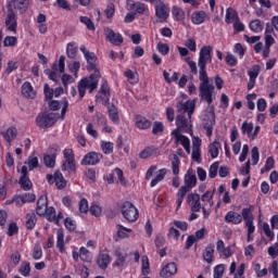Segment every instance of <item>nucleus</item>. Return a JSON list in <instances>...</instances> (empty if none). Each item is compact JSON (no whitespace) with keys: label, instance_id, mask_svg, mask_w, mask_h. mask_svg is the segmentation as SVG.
Returning a JSON list of instances; mask_svg holds the SVG:
<instances>
[{"label":"nucleus","instance_id":"nucleus-54","mask_svg":"<svg viewBox=\"0 0 278 278\" xmlns=\"http://www.w3.org/2000/svg\"><path fill=\"white\" fill-rule=\"evenodd\" d=\"M33 258L35 260H41L42 258V247H40V243H36L33 249Z\"/></svg>","mask_w":278,"mask_h":278},{"label":"nucleus","instance_id":"nucleus-16","mask_svg":"<svg viewBox=\"0 0 278 278\" xmlns=\"http://www.w3.org/2000/svg\"><path fill=\"white\" fill-rule=\"evenodd\" d=\"M110 85L104 80L96 96V101H110Z\"/></svg>","mask_w":278,"mask_h":278},{"label":"nucleus","instance_id":"nucleus-1","mask_svg":"<svg viewBox=\"0 0 278 278\" xmlns=\"http://www.w3.org/2000/svg\"><path fill=\"white\" fill-rule=\"evenodd\" d=\"M207 64H212V47L204 46L201 48L198 59V67H199V90H200V99L205 101L206 103H214V99H216V87L210 81V76H207Z\"/></svg>","mask_w":278,"mask_h":278},{"label":"nucleus","instance_id":"nucleus-44","mask_svg":"<svg viewBox=\"0 0 278 278\" xmlns=\"http://www.w3.org/2000/svg\"><path fill=\"white\" fill-rule=\"evenodd\" d=\"M18 273L23 277H29V274L31 273V265H29V262L22 263V265L20 266Z\"/></svg>","mask_w":278,"mask_h":278},{"label":"nucleus","instance_id":"nucleus-63","mask_svg":"<svg viewBox=\"0 0 278 278\" xmlns=\"http://www.w3.org/2000/svg\"><path fill=\"white\" fill-rule=\"evenodd\" d=\"M242 134H248V136H251V132L253 131V123L244 122L241 126Z\"/></svg>","mask_w":278,"mask_h":278},{"label":"nucleus","instance_id":"nucleus-30","mask_svg":"<svg viewBox=\"0 0 278 278\" xmlns=\"http://www.w3.org/2000/svg\"><path fill=\"white\" fill-rule=\"evenodd\" d=\"M217 252L222 253L224 257H231V248H225V241L218 240L216 244Z\"/></svg>","mask_w":278,"mask_h":278},{"label":"nucleus","instance_id":"nucleus-35","mask_svg":"<svg viewBox=\"0 0 278 278\" xmlns=\"http://www.w3.org/2000/svg\"><path fill=\"white\" fill-rule=\"evenodd\" d=\"M240 18L238 17V13L236 12V10L228 8L226 11V18L225 22L228 25H231V23H233V21H239Z\"/></svg>","mask_w":278,"mask_h":278},{"label":"nucleus","instance_id":"nucleus-53","mask_svg":"<svg viewBox=\"0 0 278 278\" xmlns=\"http://www.w3.org/2000/svg\"><path fill=\"white\" fill-rule=\"evenodd\" d=\"M185 62H187L192 75H199V68L197 67V62L191 61L190 56H187L185 59Z\"/></svg>","mask_w":278,"mask_h":278},{"label":"nucleus","instance_id":"nucleus-62","mask_svg":"<svg viewBox=\"0 0 278 278\" xmlns=\"http://www.w3.org/2000/svg\"><path fill=\"white\" fill-rule=\"evenodd\" d=\"M223 275H225V265H217L214 268L213 277L214 278H223Z\"/></svg>","mask_w":278,"mask_h":278},{"label":"nucleus","instance_id":"nucleus-13","mask_svg":"<svg viewBox=\"0 0 278 278\" xmlns=\"http://www.w3.org/2000/svg\"><path fill=\"white\" fill-rule=\"evenodd\" d=\"M105 38L111 45H114V47H121L123 45L124 39L123 35L121 33H114L112 28H105Z\"/></svg>","mask_w":278,"mask_h":278},{"label":"nucleus","instance_id":"nucleus-33","mask_svg":"<svg viewBox=\"0 0 278 278\" xmlns=\"http://www.w3.org/2000/svg\"><path fill=\"white\" fill-rule=\"evenodd\" d=\"M241 218L245 223H252L253 222V206L252 205H250L249 207L242 208Z\"/></svg>","mask_w":278,"mask_h":278},{"label":"nucleus","instance_id":"nucleus-10","mask_svg":"<svg viewBox=\"0 0 278 278\" xmlns=\"http://www.w3.org/2000/svg\"><path fill=\"white\" fill-rule=\"evenodd\" d=\"M197 187V175L192 172V168H189L185 175V186L180 187V190H186L190 192L192 188Z\"/></svg>","mask_w":278,"mask_h":278},{"label":"nucleus","instance_id":"nucleus-59","mask_svg":"<svg viewBox=\"0 0 278 278\" xmlns=\"http://www.w3.org/2000/svg\"><path fill=\"white\" fill-rule=\"evenodd\" d=\"M248 75L250 79H257V77L260 76V65H253L248 72Z\"/></svg>","mask_w":278,"mask_h":278},{"label":"nucleus","instance_id":"nucleus-8","mask_svg":"<svg viewBox=\"0 0 278 278\" xmlns=\"http://www.w3.org/2000/svg\"><path fill=\"white\" fill-rule=\"evenodd\" d=\"M169 160H172V170L173 175H175V177L173 178V186L174 188H179V164H181V160H179V156H177V154H169Z\"/></svg>","mask_w":278,"mask_h":278},{"label":"nucleus","instance_id":"nucleus-36","mask_svg":"<svg viewBox=\"0 0 278 278\" xmlns=\"http://www.w3.org/2000/svg\"><path fill=\"white\" fill-rule=\"evenodd\" d=\"M117 238H119L121 240H125V238H129V235L127 233H131V229L127 228L123 225H117Z\"/></svg>","mask_w":278,"mask_h":278},{"label":"nucleus","instance_id":"nucleus-34","mask_svg":"<svg viewBox=\"0 0 278 278\" xmlns=\"http://www.w3.org/2000/svg\"><path fill=\"white\" fill-rule=\"evenodd\" d=\"M66 55L71 60H75V58L77 56V43L75 41L67 43Z\"/></svg>","mask_w":278,"mask_h":278},{"label":"nucleus","instance_id":"nucleus-47","mask_svg":"<svg viewBox=\"0 0 278 278\" xmlns=\"http://www.w3.org/2000/svg\"><path fill=\"white\" fill-rule=\"evenodd\" d=\"M89 212L90 214H92V216H96L97 218H99V216L103 214V208L98 203H92L89 208Z\"/></svg>","mask_w":278,"mask_h":278},{"label":"nucleus","instance_id":"nucleus-43","mask_svg":"<svg viewBox=\"0 0 278 278\" xmlns=\"http://www.w3.org/2000/svg\"><path fill=\"white\" fill-rule=\"evenodd\" d=\"M79 257L83 262H92V254L85 247L80 248Z\"/></svg>","mask_w":278,"mask_h":278},{"label":"nucleus","instance_id":"nucleus-31","mask_svg":"<svg viewBox=\"0 0 278 278\" xmlns=\"http://www.w3.org/2000/svg\"><path fill=\"white\" fill-rule=\"evenodd\" d=\"M54 184L58 190H64V188H66V179H64V176L62 175V173L60 172L54 173Z\"/></svg>","mask_w":278,"mask_h":278},{"label":"nucleus","instance_id":"nucleus-28","mask_svg":"<svg viewBox=\"0 0 278 278\" xmlns=\"http://www.w3.org/2000/svg\"><path fill=\"white\" fill-rule=\"evenodd\" d=\"M56 249H59L60 253H66V249L64 248V230L62 229L56 231Z\"/></svg>","mask_w":278,"mask_h":278},{"label":"nucleus","instance_id":"nucleus-52","mask_svg":"<svg viewBox=\"0 0 278 278\" xmlns=\"http://www.w3.org/2000/svg\"><path fill=\"white\" fill-rule=\"evenodd\" d=\"M80 23H83V25H86L87 29H89L90 31H94V23H92V20H90V17L80 16Z\"/></svg>","mask_w":278,"mask_h":278},{"label":"nucleus","instance_id":"nucleus-21","mask_svg":"<svg viewBox=\"0 0 278 278\" xmlns=\"http://www.w3.org/2000/svg\"><path fill=\"white\" fill-rule=\"evenodd\" d=\"M173 275H177V264L175 263H168L160 273V277L163 278L173 277Z\"/></svg>","mask_w":278,"mask_h":278},{"label":"nucleus","instance_id":"nucleus-45","mask_svg":"<svg viewBox=\"0 0 278 278\" xmlns=\"http://www.w3.org/2000/svg\"><path fill=\"white\" fill-rule=\"evenodd\" d=\"M109 116L111 121H113V123H118V109L116 108V105H109Z\"/></svg>","mask_w":278,"mask_h":278},{"label":"nucleus","instance_id":"nucleus-27","mask_svg":"<svg viewBox=\"0 0 278 278\" xmlns=\"http://www.w3.org/2000/svg\"><path fill=\"white\" fill-rule=\"evenodd\" d=\"M166 173H168V169L166 168L159 169L156 172V176L150 182L151 188H155V186L159 185L160 181H164V178L166 177Z\"/></svg>","mask_w":278,"mask_h":278},{"label":"nucleus","instance_id":"nucleus-32","mask_svg":"<svg viewBox=\"0 0 278 278\" xmlns=\"http://www.w3.org/2000/svg\"><path fill=\"white\" fill-rule=\"evenodd\" d=\"M216 192V189L213 191L207 190L205 193L202 194L201 201L203 203H208L210 207L214 206V193Z\"/></svg>","mask_w":278,"mask_h":278},{"label":"nucleus","instance_id":"nucleus-3","mask_svg":"<svg viewBox=\"0 0 278 278\" xmlns=\"http://www.w3.org/2000/svg\"><path fill=\"white\" fill-rule=\"evenodd\" d=\"M121 213L128 223H136L138 220V208L134 203L126 201L121 206Z\"/></svg>","mask_w":278,"mask_h":278},{"label":"nucleus","instance_id":"nucleus-20","mask_svg":"<svg viewBox=\"0 0 278 278\" xmlns=\"http://www.w3.org/2000/svg\"><path fill=\"white\" fill-rule=\"evenodd\" d=\"M48 198L47 195H41L37 201V208L36 212L38 216H45L48 210Z\"/></svg>","mask_w":278,"mask_h":278},{"label":"nucleus","instance_id":"nucleus-4","mask_svg":"<svg viewBox=\"0 0 278 278\" xmlns=\"http://www.w3.org/2000/svg\"><path fill=\"white\" fill-rule=\"evenodd\" d=\"M55 122V113H42L36 118L37 126H39L41 129H49V127H53Z\"/></svg>","mask_w":278,"mask_h":278},{"label":"nucleus","instance_id":"nucleus-57","mask_svg":"<svg viewBox=\"0 0 278 278\" xmlns=\"http://www.w3.org/2000/svg\"><path fill=\"white\" fill-rule=\"evenodd\" d=\"M185 47L189 49V51L197 53V41L193 38H188L185 41Z\"/></svg>","mask_w":278,"mask_h":278},{"label":"nucleus","instance_id":"nucleus-38","mask_svg":"<svg viewBox=\"0 0 278 278\" xmlns=\"http://www.w3.org/2000/svg\"><path fill=\"white\" fill-rule=\"evenodd\" d=\"M220 149V142L214 141L208 146V153L211 154V157L213 160H216L218 157V150Z\"/></svg>","mask_w":278,"mask_h":278},{"label":"nucleus","instance_id":"nucleus-6","mask_svg":"<svg viewBox=\"0 0 278 278\" xmlns=\"http://www.w3.org/2000/svg\"><path fill=\"white\" fill-rule=\"evenodd\" d=\"M103 160V154L99 152H89L80 161L81 166H97Z\"/></svg>","mask_w":278,"mask_h":278},{"label":"nucleus","instance_id":"nucleus-37","mask_svg":"<svg viewBox=\"0 0 278 278\" xmlns=\"http://www.w3.org/2000/svg\"><path fill=\"white\" fill-rule=\"evenodd\" d=\"M250 29L251 31H254V34H261V31H264V25L262 24V21L253 20L250 22Z\"/></svg>","mask_w":278,"mask_h":278},{"label":"nucleus","instance_id":"nucleus-23","mask_svg":"<svg viewBox=\"0 0 278 278\" xmlns=\"http://www.w3.org/2000/svg\"><path fill=\"white\" fill-rule=\"evenodd\" d=\"M22 94L26 99H34L36 97V91L34 90V86H31V83L25 81L22 85Z\"/></svg>","mask_w":278,"mask_h":278},{"label":"nucleus","instance_id":"nucleus-50","mask_svg":"<svg viewBox=\"0 0 278 278\" xmlns=\"http://www.w3.org/2000/svg\"><path fill=\"white\" fill-rule=\"evenodd\" d=\"M65 61H66V56L61 55V56L59 58V65L55 64V63L52 65L53 71H58V66H59V72H60V73H64V71H65V68H66V65H65V63H64Z\"/></svg>","mask_w":278,"mask_h":278},{"label":"nucleus","instance_id":"nucleus-22","mask_svg":"<svg viewBox=\"0 0 278 278\" xmlns=\"http://www.w3.org/2000/svg\"><path fill=\"white\" fill-rule=\"evenodd\" d=\"M135 125L137 129H151V121L142 115L135 116Z\"/></svg>","mask_w":278,"mask_h":278},{"label":"nucleus","instance_id":"nucleus-29","mask_svg":"<svg viewBox=\"0 0 278 278\" xmlns=\"http://www.w3.org/2000/svg\"><path fill=\"white\" fill-rule=\"evenodd\" d=\"M214 244H208L203 253V260L206 261L207 264H212L214 262Z\"/></svg>","mask_w":278,"mask_h":278},{"label":"nucleus","instance_id":"nucleus-46","mask_svg":"<svg viewBox=\"0 0 278 278\" xmlns=\"http://www.w3.org/2000/svg\"><path fill=\"white\" fill-rule=\"evenodd\" d=\"M275 166V159L273 156L267 157L266 163L263 168H261V174L268 173V170H273Z\"/></svg>","mask_w":278,"mask_h":278},{"label":"nucleus","instance_id":"nucleus-14","mask_svg":"<svg viewBox=\"0 0 278 278\" xmlns=\"http://www.w3.org/2000/svg\"><path fill=\"white\" fill-rule=\"evenodd\" d=\"M187 203H191V212H201V208L203 207V205H201V195H199V193H189Z\"/></svg>","mask_w":278,"mask_h":278},{"label":"nucleus","instance_id":"nucleus-2","mask_svg":"<svg viewBox=\"0 0 278 278\" xmlns=\"http://www.w3.org/2000/svg\"><path fill=\"white\" fill-rule=\"evenodd\" d=\"M99 79H101V72L96 70L93 74L89 76V78H83L78 83V94L80 99H84V97H86V88H88L90 93H92L93 90H97L99 86Z\"/></svg>","mask_w":278,"mask_h":278},{"label":"nucleus","instance_id":"nucleus-64","mask_svg":"<svg viewBox=\"0 0 278 278\" xmlns=\"http://www.w3.org/2000/svg\"><path fill=\"white\" fill-rule=\"evenodd\" d=\"M43 162H45L46 166H48L49 168H53V166H55V156L45 155Z\"/></svg>","mask_w":278,"mask_h":278},{"label":"nucleus","instance_id":"nucleus-9","mask_svg":"<svg viewBox=\"0 0 278 278\" xmlns=\"http://www.w3.org/2000/svg\"><path fill=\"white\" fill-rule=\"evenodd\" d=\"M155 16L160 20V23H166L168 16H170V9L164 2H159L155 4Z\"/></svg>","mask_w":278,"mask_h":278},{"label":"nucleus","instance_id":"nucleus-5","mask_svg":"<svg viewBox=\"0 0 278 278\" xmlns=\"http://www.w3.org/2000/svg\"><path fill=\"white\" fill-rule=\"evenodd\" d=\"M207 105L210 111L206 115V118L204 119V129L206 130V136L212 138L214 125H216V113H214V105H212V102L210 104L207 103Z\"/></svg>","mask_w":278,"mask_h":278},{"label":"nucleus","instance_id":"nucleus-51","mask_svg":"<svg viewBox=\"0 0 278 278\" xmlns=\"http://www.w3.org/2000/svg\"><path fill=\"white\" fill-rule=\"evenodd\" d=\"M25 164L28 165V170H34V168H38L40 166L37 156H29L28 161Z\"/></svg>","mask_w":278,"mask_h":278},{"label":"nucleus","instance_id":"nucleus-39","mask_svg":"<svg viewBox=\"0 0 278 278\" xmlns=\"http://www.w3.org/2000/svg\"><path fill=\"white\" fill-rule=\"evenodd\" d=\"M100 147L105 155L114 153V143L110 141H101Z\"/></svg>","mask_w":278,"mask_h":278},{"label":"nucleus","instance_id":"nucleus-17","mask_svg":"<svg viewBox=\"0 0 278 278\" xmlns=\"http://www.w3.org/2000/svg\"><path fill=\"white\" fill-rule=\"evenodd\" d=\"M172 136L176 138L177 142H180L181 147H184L186 153L190 154V139L181 134L179 130H173Z\"/></svg>","mask_w":278,"mask_h":278},{"label":"nucleus","instance_id":"nucleus-11","mask_svg":"<svg viewBox=\"0 0 278 278\" xmlns=\"http://www.w3.org/2000/svg\"><path fill=\"white\" fill-rule=\"evenodd\" d=\"M8 8V13H7V18H5V27L8 28L9 31H13L16 34V13H14V10H12V4L7 5Z\"/></svg>","mask_w":278,"mask_h":278},{"label":"nucleus","instance_id":"nucleus-40","mask_svg":"<svg viewBox=\"0 0 278 278\" xmlns=\"http://www.w3.org/2000/svg\"><path fill=\"white\" fill-rule=\"evenodd\" d=\"M61 170H68V173H75L77 170V165H75V159L65 161L61 166Z\"/></svg>","mask_w":278,"mask_h":278},{"label":"nucleus","instance_id":"nucleus-41","mask_svg":"<svg viewBox=\"0 0 278 278\" xmlns=\"http://www.w3.org/2000/svg\"><path fill=\"white\" fill-rule=\"evenodd\" d=\"M172 14L176 21H184L186 18V12L179 7H173Z\"/></svg>","mask_w":278,"mask_h":278},{"label":"nucleus","instance_id":"nucleus-49","mask_svg":"<svg viewBox=\"0 0 278 278\" xmlns=\"http://www.w3.org/2000/svg\"><path fill=\"white\" fill-rule=\"evenodd\" d=\"M20 186L22 189L27 191L34 187V184H31V180L29 179V177L26 176V177L20 178Z\"/></svg>","mask_w":278,"mask_h":278},{"label":"nucleus","instance_id":"nucleus-12","mask_svg":"<svg viewBox=\"0 0 278 278\" xmlns=\"http://www.w3.org/2000/svg\"><path fill=\"white\" fill-rule=\"evenodd\" d=\"M194 101H186V102H178L176 104V110L178 114H188L189 119L192 118V114H194Z\"/></svg>","mask_w":278,"mask_h":278},{"label":"nucleus","instance_id":"nucleus-24","mask_svg":"<svg viewBox=\"0 0 278 278\" xmlns=\"http://www.w3.org/2000/svg\"><path fill=\"white\" fill-rule=\"evenodd\" d=\"M225 223H231L232 225H240V223H242V215L240 213L230 211L225 215Z\"/></svg>","mask_w":278,"mask_h":278},{"label":"nucleus","instance_id":"nucleus-61","mask_svg":"<svg viewBox=\"0 0 278 278\" xmlns=\"http://www.w3.org/2000/svg\"><path fill=\"white\" fill-rule=\"evenodd\" d=\"M218 166H219L218 162H215L211 165L210 170H208V177L211 179H214L216 177V175H218Z\"/></svg>","mask_w":278,"mask_h":278},{"label":"nucleus","instance_id":"nucleus-15","mask_svg":"<svg viewBox=\"0 0 278 278\" xmlns=\"http://www.w3.org/2000/svg\"><path fill=\"white\" fill-rule=\"evenodd\" d=\"M190 117L184 116V114H179L176 116V131H188L192 125H190Z\"/></svg>","mask_w":278,"mask_h":278},{"label":"nucleus","instance_id":"nucleus-55","mask_svg":"<svg viewBox=\"0 0 278 278\" xmlns=\"http://www.w3.org/2000/svg\"><path fill=\"white\" fill-rule=\"evenodd\" d=\"M186 194H188V192H186V189H179L177 192V210H179L181 207V203H184V198L186 197Z\"/></svg>","mask_w":278,"mask_h":278},{"label":"nucleus","instance_id":"nucleus-42","mask_svg":"<svg viewBox=\"0 0 278 278\" xmlns=\"http://www.w3.org/2000/svg\"><path fill=\"white\" fill-rule=\"evenodd\" d=\"M115 262H114V266H117V268H124L125 267V260L126 256L123 255V253H121V251H115Z\"/></svg>","mask_w":278,"mask_h":278},{"label":"nucleus","instance_id":"nucleus-25","mask_svg":"<svg viewBox=\"0 0 278 278\" xmlns=\"http://www.w3.org/2000/svg\"><path fill=\"white\" fill-rule=\"evenodd\" d=\"M111 261L110 254L100 253L97 258V264L102 270H105V268L110 266Z\"/></svg>","mask_w":278,"mask_h":278},{"label":"nucleus","instance_id":"nucleus-26","mask_svg":"<svg viewBox=\"0 0 278 278\" xmlns=\"http://www.w3.org/2000/svg\"><path fill=\"white\" fill-rule=\"evenodd\" d=\"M207 14H205L204 11H195L191 15V21L193 25H202V23H205Z\"/></svg>","mask_w":278,"mask_h":278},{"label":"nucleus","instance_id":"nucleus-58","mask_svg":"<svg viewBox=\"0 0 278 278\" xmlns=\"http://www.w3.org/2000/svg\"><path fill=\"white\" fill-rule=\"evenodd\" d=\"M153 153H155L154 148H146L142 152H140L139 157H141V160H149Z\"/></svg>","mask_w":278,"mask_h":278},{"label":"nucleus","instance_id":"nucleus-7","mask_svg":"<svg viewBox=\"0 0 278 278\" xmlns=\"http://www.w3.org/2000/svg\"><path fill=\"white\" fill-rule=\"evenodd\" d=\"M80 51L87 61V71H89V72L98 71L97 70V54H94V52H90L88 49H86V46H80Z\"/></svg>","mask_w":278,"mask_h":278},{"label":"nucleus","instance_id":"nucleus-48","mask_svg":"<svg viewBox=\"0 0 278 278\" xmlns=\"http://www.w3.org/2000/svg\"><path fill=\"white\" fill-rule=\"evenodd\" d=\"M36 214L35 213H28L26 215V227L28 229H34L36 227Z\"/></svg>","mask_w":278,"mask_h":278},{"label":"nucleus","instance_id":"nucleus-19","mask_svg":"<svg viewBox=\"0 0 278 278\" xmlns=\"http://www.w3.org/2000/svg\"><path fill=\"white\" fill-rule=\"evenodd\" d=\"M8 5H11V10H18L23 14L29 5V0H11Z\"/></svg>","mask_w":278,"mask_h":278},{"label":"nucleus","instance_id":"nucleus-18","mask_svg":"<svg viewBox=\"0 0 278 278\" xmlns=\"http://www.w3.org/2000/svg\"><path fill=\"white\" fill-rule=\"evenodd\" d=\"M0 134L5 140V142L12 144V142L16 140V136H18V130L16 129V127L11 126L5 131H1Z\"/></svg>","mask_w":278,"mask_h":278},{"label":"nucleus","instance_id":"nucleus-56","mask_svg":"<svg viewBox=\"0 0 278 278\" xmlns=\"http://www.w3.org/2000/svg\"><path fill=\"white\" fill-rule=\"evenodd\" d=\"M18 39L14 36H7L3 41L4 47H16Z\"/></svg>","mask_w":278,"mask_h":278},{"label":"nucleus","instance_id":"nucleus-60","mask_svg":"<svg viewBox=\"0 0 278 278\" xmlns=\"http://www.w3.org/2000/svg\"><path fill=\"white\" fill-rule=\"evenodd\" d=\"M157 50L161 53V55H168L170 53V47H168V43H157Z\"/></svg>","mask_w":278,"mask_h":278}]
</instances>
